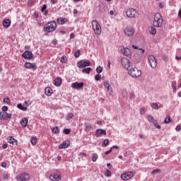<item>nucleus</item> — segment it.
<instances>
[{
  "label": "nucleus",
  "instance_id": "nucleus-1",
  "mask_svg": "<svg viewBox=\"0 0 181 181\" xmlns=\"http://www.w3.org/2000/svg\"><path fill=\"white\" fill-rule=\"evenodd\" d=\"M162 25H163V18L160 13H157L154 16L153 25L154 28H162Z\"/></svg>",
  "mask_w": 181,
  "mask_h": 181
},
{
  "label": "nucleus",
  "instance_id": "nucleus-2",
  "mask_svg": "<svg viewBox=\"0 0 181 181\" xmlns=\"http://www.w3.org/2000/svg\"><path fill=\"white\" fill-rule=\"evenodd\" d=\"M56 28H57V23H56V21H51L45 25L44 30L45 32L51 33V32L56 30Z\"/></svg>",
  "mask_w": 181,
  "mask_h": 181
},
{
  "label": "nucleus",
  "instance_id": "nucleus-3",
  "mask_svg": "<svg viewBox=\"0 0 181 181\" xmlns=\"http://www.w3.org/2000/svg\"><path fill=\"white\" fill-rule=\"evenodd\" d=\"M126 16L130 18H139V12L135 8H129L126 11Z\"/></svg>",
  "mask_w": 181,
  "mask_h": 181
},
{
  "label": "nucleus",
  "instance_id": "nucleus-4",
  "mask_svg": "<svg viewBox=\"0 0 181 181\" xmlns=\"http://www.w3.org/2000/svg\"><path fill=\"white\" fill-rule=\"evenodd\" d=\"M128 70V74L129 76H132V77H139L141 74H142V72L141 70H139L138 68H131L127 69Z\"/></svg>",
  "mask_w": 181,
  "mask_h": 181
},
{
  "label": "nucleus",
  "instance_id": "nucleus-5",
  "mask_svg": "<svg viewBox=\"0 0 181 181\" xmlns=\"http://www.w3.org/2000/svg\"><path fill=\"white\" fill-rule=\"evenodd\" d=\"M92 28L95 35H101V25H100L97 21H92Z\"/></svg>",
  "mask_w": 181,
  "mask_h": 181
},
{
  "label": "nucleus",
  "instance_id": "nucleus-6",
  "mask_svg": "<svg viewBox=\"0 0 181 181\" xmlns=\"http://www.w3.org/2000/svg\"><path fill=\"white\" fill-rule=\"evenodd\" d=\"M17 181H29L30 180V175L28 173H23L16 177Z\"/></svg>",
  "mask_w": 181,
  "mask_h": 181
},
{
  "label": "nucleus",
  "instance_id": "nucleus-7",
  "mask_svg": "<svg viewBox=\"0 0 181 181\" xmlns=\"http://www.w3.org/2000/svg\"><path fill=\"white\" fill-rule=\"evenodd\" d=\"M120 63L124 69H127V70H129V69H131V62H129L128 58H122L120 59Z\"/></svg>",
  "mask_w": 181,
  "mask_h": 181
},
{
  "label": "nucleus",
  "instance_id": "nucleus-8",
  "mask_svg": "<svg viewBox=\"0 0 181 181\" xmlns=\"http://www.w3.org/2000/svg\"><path fill=\"white\" fill-rule=\"evenodd\" d=\"M148 63L151 67V69H156V66H158V62H156V59L153 55H150L148 58Z\"/></svg>",
  "mask_w": 181,
  "mask_h": 181
},
{
  "label": "nucleus",
  "instance_id": "nucleus-9",
  "mask_svg": "<svg viewBox=\"0 0 181 181\" xmlns=\"http://www.w3.org/2000/svg\"><path fill=\"white\" fill-rule=\"evenodd\" d=\"M132 177H134V172H126L121 175L122 180H129Z\"/></svg>",
  "mask_w": 181,
  "mask_h": 181
},
{
  "label": "nucleus",
  "instance_id": "nucleus-10",
  "mask_svg": "<svg viewBox=\"0 0 181 181\" xmlns=\"http://www.w3.org/2000/svg\"><path fill=\"white\" fill-rule=\"evenodd\" d=\"M77 66L79 69H85V67H88V66H91V63L90 61H81L78 62Z\"/></svg>",
  "mask_w": 181,
  "mask_h": 181
},
{
  "label": "nucleus",
  "instance_id": "nucleus-11",
  "mask_svg": "<svg viewBox=\"0 0 181 181\" xmlns=\"http://www.w3.org/2000/svg\"><path fill=\"white\" fill-rule=\"evenodd\" d=\"M125 35L128 36L129 37H131L132 36H134V34L135 33V30H134V28L132 27H127L124 30Z\"/></svg>",
  "mask_w": 181,
  "mask_h": 181
},
{
  "label": "nucleus",
  "instance_id": "nucleus-12",
  "mask_svg": "<svg viewBox=\"0 0 181 181\" xmlns=\"http://www.w3.org/2000/svg\"><path fill=\"white\" fill-rule=\"evenodd\" d=\"M71 87L76 90H80L84 87V83L83 82H74L71 84Z\"/></svg>",
  "mask_w": 181,
  "mask_h": 181
},
{
  "label": "nucleus",
  "instance_id": "nucleus-13",
  "mask_svg": "<svg viewBox=\"0 0 181 181\" xmlns=\"http://www.w3.org/2000/svg\"><path fill=\"white\" fill-rule=\"evenodd\" d=\"M103 85L107 88V91L109 93L110 95H112L114 92L112 91V87H111L108 81H105Z\"/></svg>",
  "mask_w": 181,
  "mask_h": 181
},
{
  "label": "nucleus",
  "instance_id": "nucleus-14",
  "mask_svg": "<svg viewBox=\"0 0 181 181\" xmlns=\"http://www.w3.org/2000/svg\"><path fill=\"white\" fill-rule=\"evenodd\" d=\"M24 66L25 69H33V70H36V69H37L36 64H32L30 62H25Z\"/></svg>",
  "mask_w": 181,
  "mask_h": 181
},
{
  "label": "nucleus",
  "instance_id": "nucleus-15",
  "mask_svg": "<svg viewBox=\"0 0 181 181\" xmlns=\"http://www.w3.org/2000/svg\"><path fill=\"white\" fill-rule=\"evenodd\" d=\"M49 179L50 180H52V181H59L62 180V177H60V175L57 174H52L49 176Z\"/></svg>",
  "mask_w": 181,
  "mask_h": 181
},
{
  "label": "nucleus",
  "instance_id": "nucleus-16",
  "mask_svg": "<svg viewBox=\"0 0 181 181\" xmlns=\"http://www.w3.org/2000/svg\"><path fill=\"white\" fill-rule=\"evenodd\" d=\"M22 56L24 57V59H32L33 57V54H32L30 51H25L24 53H23Z\"/></svg>",
  "mask_w": 181,
  "mask_h": 181
},
{
  "label": "nucleus",
  "instance_id": "nucleus-17",
  "mask_svg": "<svg viewBox=\"0 0 181 181\" xmlns=\"http://www.w3.org/2000/svg\"><path fill=\"white\" fill-rule=\"evenodd\" d=\"M101 134L107 135V132L105 130H103L102 129H96L95 136L98 137Z\"/></svg>",
  "mask_w": 181,
  "mask_h": 181
},
{
  "label": "nucleus",
  "instance_id": "nucleus-18",
  "mask_svg": "<svg viewBox=\"0 0 181 181\" xmlns=\"http://www.w3.org/2000/svg\"><path fill=\"white\" fill-rule=\"evenodd\" d=\"M70 146V141H65L59 145V149H66Z\"/></svg>",
  "mask_w": 181,
  "mask_h": 181
},
{
  "label": "nucleus",
  "instance_id": "nucleus-19",
  "mask_svg": "<svg viewBox=\"0 0 181 181\" xmlns=\"http://www.w3.org/2000/svg\"><path fill=\"white\" fill-rule=\"evenodd\" d=\"M93 129V126L88 122L85 123V132H90Z\"/></svg>",
  "mask_w": 181,
  "mask_h": 181
},
{
  "label": "nucleus",
  "instance_id": "nucleus-20",
  "mask_svg": "<svg viewBox=\"0 0 181 181\" xmlns=\"http://www.w3.org/2000/svg\"><path fill=\"white\" fill-rule=\"evenodd\" d=\"M45 93L47 97H50L53 94V90L50 87H47L45 90Z\"/></svg>",
  "mask_w": 181,
  "mask_h": 181
},
{
  "label": "nucleus",
  "instance_id": "nucleus-21",
  "mask_svg": "<svg viewBox=\"0 0 181 181\" xmlns=\"http://www.w3.org/2000/svg\"><path fill=\"white\" fill-rule=\"evenodd\" d=\"M8 144H11V145H18V140L15 139L12 136L8 137Z\"/></svg>",
  "mask_w": 181,
  "mask_h": 181
},
{
  "label": "nucleus",
  "instance_id": "nucleus-22",
  "mask_svg": "<svg viewBox=\"0 0 181 181\" xmlns=\"http://www.w3.org/2000/svg\"><path fill=\"white\" fill-rule=\"evenodd\" d=\"M123 54H124L126 57H129V56H131V49H129V48H124Z\"/></svg>",
  "mask_w": 181,
  "mask_h": 181
},
{
  "label": "nucleus",
  "instance_id": "nucleus-23",
  "mask_svg": "<svg viewBox=\"0 0 181 181\" xmlns=\"http://www.w3.org/2000/svg\"><path fill=\"white\" fill-rule=\"evenodd\" d=\"M28 120L27 118H23L21 121V125L23 127V128H26V127L28 126Z\"/></svg>",
  "mask_w": 181,
  "mask_h": 181
},
{
  "label": "nucleus",
  "instance_id": "nucleus-24",
  "mask_svg": "<svg viewBox=\"0 0 181 181\" xmlns=\"http://www.w3.org/2000/svg\"><path fill=\"white\" fill-rule=\"evenodd\" d=\"M3 26H4V28H9V26H11V21L9 19H4L3 21Z\"/></svg>",
  "mask_w": 181,
  "mask_h": 181
},
{
  "label": "nucleus",
  "instance_id": "nucleus-25",
  "mask_svg": "<svg viewBox=\"0 0 181 181\" xmlns=\"http://www.w3.org/2000/svg\"><path fill=\"white\" fill-rule=\"evenodd\" d=\"M6 115H8V113L6 112H0V119L1 121H5V119H6Z\"/></svg>",
  "mask_w": 181,
  "mask_h": 181
},
{
  "label": "nucleus",
  "instance_id": "nucleus-26",
  "mask_svg": "<svg viewBox=\"0 0 181 181\" xmlns=\"http://www.w3.org/2000/svg\"><path fill=\"white\" fill-rule=\"evenodd\" d=\"M54 85L57 86V87H60V86H62V78H57L54 80Z\"/></svg>",
  "mask_w": 181,
  "mask_h": 181
},
{
  "label": "nucleus",
  "instance_id": "nucleus-27",
  "mask_svg": "<svg viewBox=\"0 0 181 181\" xmlns=\"http://www.w3.org/2000/svg\"><path fill=\"white\" fill-rule=\"evenodd\" d=\"M148 31L151 35H156V28L153 26L149 27Z\"/></svg>",
  "mask_w": 181,
  "mask_h": 181
},
{
  "label": "nucleus",
  "instance_id": "nucleus-28",
  "mask_svg": "<svg viewBox=\"0 0 181 181\" xmlns=\"http://www.w3.org/2000/svg\"><path fill=\"white\" fill-rule=\"evenodd\" d=\"M17 107L19 110H21L22 111H27L28 110V107L23 106L22 103L18 104Z\"/></svg>",
  "mask_w": 181,
  "mask_h": 181
},
{
  "label": "nucleus",
  "instance_id": "nucleus-29",
  "mask_svg": "<svg viewBox=\"0 0 181 181\" xmlns=\"http://www.w3.org/2000/svg\"><path fill=\"white\" fill-rule=\"evenodd\" d=\"M108 145H110V141L107 139H104L102 143V146L105 147L108 146Z\"/></svg>",
  "mask_w": 181,
  "mask_h": 181
},
{
  "label": "nucleus",
  "instance_id": "nucleus-30",
  "mask_svg": "<svg viewBox=\"0 0 181 181\" xmlns=\"http://www.w3.org/2000/svg\"><path fill=\"white\" fill-rule=\"evenodd\" d=\"M52 134H59L60 132V129L58 127H55L52 129Z\"/></svg>",
  "mask_w": 181,
  "mask_h": 181
},
{
  "label": "nucleus",
  "instance_id": "nucleus-31",
  "mask_svg": "<svg viewBox=\"0 0 181 181\" xmlns=\"http://www.w3.org/2000/svg\"><path fill=\"white\" fill-rule=\"evenodd\" d=\"M91 68H85L82 70V72L85 74H90V71H91Z\"/></svg>",
  "mask_w": 181,
  "mask_h": 181
},
{
  "label": "nucleus",
  "instance_id": "nucleus-32",
  "mask_svg": "<svg viewBox=\"0 0 181 181\" xmlns=\"http://www.w3.org/2000/svg\"><path fill=\"white\" fill-rule=\"evenodd\" d=\"M99 11L100 13H105L107 8H105L104 6H100Z\"/></svg>",
  "mask_w": 181,
  "mask_h": 181
},
{
  "label": "nucleus",
  "instance_id": "nucleus-33",
  "mask_svg": "<svg viewBox=\"0 0 181 181\" xmlns=\"http://www.w3.org/2000/svg\"><path fill=\"white\" fill-rule=\"evenodd\" d=\"M151 108L153 110H159V105L156 103H153L151 104Z\"/></svg>",
  "mask_w": 181,
  "mask_h": 181
},
{
  "label": "nucleus",
  "instance_id": "nucleus-34",
  "mask_svg": "<svg viewBox=\"0 0 181 181\" xmlns=\"http://www.w3.org/2000/svg\"><path fill=\"white\" fill-rule=\"evenodd\" d=\"M57 23L59 25H64V23H65L64 18H58L57 19Z\"/></svg>",
  "mask_w": 181,
  "mask_h": 181
},
{
  "label": "nucleus",
  "instance_id": "nucleus-35",
  "mask_svg": "<svg viewBox=\"0 0 181 181\" xmlns=\"http://www.w3.org/2000/svg\"><path fill=\"white\" fill-rule=\"evenodd\" d=\"M169 122H172V118L170 117V116H167L164 120V123L169 124Z\"/></svg>",
  "mask_w": 181,
  "mask_h": 181
},
{
  "label": "nucleus",
  "instance_id": "nucleus-36",
  "mask_svg": "<svg viewBox=\"0 0 181 181\" xmlns=\"http://www.w3.org/2000/svg\"><path fill=\"white\" fill-rule=\"evenodd\" d=\"M97 159H98V155H97V153H93L92 154L93 162H97Z\"/></svg>",
  "mask_w": 181,
  "mask_h": 181
},
{
  "label": "nucleus",
  "instance_id": "nucleus-37",
  "mask_svg": "<svg viewBox=\"0 0 181 181\" xmlns=\"http://www.w3.org/2000/svg\"><path fill=\"white\" fill-rule=\"evenodd\" d=\"M73 117H74V114H73V113H69V114L67 115V116L66 117V121H69V119H71V118H73Z\"/></svg>",
  "mask_w": 181,
  "mask_h": 181
},
{
  "label": "nucleus",
  "instance_id": "nucleus-38",
  "mask_svg": "<svg viewBox=\"0 0 181 181\" xmlns=\"http://www.w3.org/2000/svg\"><path fill=\"white\" fill-rule=\"evenodd\" d=\"M30 142H31L32 145L35 146V145H36V144L37 142V139H36V137H32L30 139Z\"/></svg>",
  "mask_w": 181,
  "mask_h": 181
},
{
  "label": "nucleus",
  "instance_id": "nucleus-39",
  "mask_svg": "<svg viewBox=\"0 0 181 181\" xmlns=\"http://www.w3.org/2000/svg\"><path fill=\"white\" fill-rule=\"evenodd\" d=\"M122 95L123 98H127L128 97V92H127V90H122Z\"/></svg>",
  "mask_w": 181,
  "mask_h": 181
},
{
  "label": "nucleus",
  "instance_id": "nucleus-40",
  "mask_svg": "<svg viewBox=\"0 0 181 181\" xmlns=\"http://www.w3.org/2000/svg\"><path fill=\"white\" fill-rule=\"evenodd\" d=\"M96 72L100 74V73H103V67H101L100 66H98L96 68Z\"/></svg>",
  "mask_w": 181,
  "mask_h": 181
},
{
  "label": "nucleus",
  "instance_id": "nucleus-41",
  "mask_svg": "<svg viewBox=\"0 0 181 181\" xmlns=\"http://www.w3.org/2000/svg\"><path fill=\"white\" fill-rule=\"evenodd\" d=\"M105 176L107 177H111V171H110V170H107L105 173Z\"/></svg>",
  "mask_w": 181,
  "mask_h": 181
},
{
  "label": "nucleus",
  "instance_id": "nucleus-42",
  "mask_svg": "<svg viewBox=\"0 0 181 181\" xmlns=\"http://www.w3.org/2000/svg\"><path fill=\"white\" fill-rule=\"evenodd\" d=\"M70 132H71V130L70 129H64V134H65V135H69V134H70Z\"/></svg>",
  "mask_w": 181,
  "mask_h": 181
},
{
  "label": "nucleus",
  "instance_id": "nucleus-43",
  "mask_svg": "<svg viewBox=\"0 0 181 181\" xmlns=\"http://www.w3.org/2000/svg\"><path fill=\"white\" fill-rule=\"evenodd\" d=\"M60 62H61V63H66L67 62V57H62Z\"/></svg>",
  "mask_w": 181,
  "mask_h": 181
},
{
  "label": "nucleus",
  "instance_id": "nucleus-44",
  "mask_svg": "<svg viewBox=\"0 0 181 181\" xmlns=\"http://www.w3.org/2000/svg\"><path fill=\"white\" fill-rule=\"evenodd\" d=\"M159 172H160V170H159V169L153 170L151 172V175H158V173H159Z\"/></svg>",
  "mask_w": 181,
  "mask_h": 181
},
{
  "label": "nucleus",
  "instance_id": "nucleus-45",
  "mask_svg": "<svg viewBox=\"0 0 181 181\" xmlns=\"http://www.w3.org/2000/svg\"><path fill=\"white\" fill-rule=\"evenodd\" d=\"M145 112H146V111L145 110V107H141L140 109V114H141V115H145Z\"/></svg>",
  "mask_w": 181,
  "mask_h": 181
},
{
  "label": "nucleus",
  "instance_id": "nucleus-46",
  "mask_svg": "<svg viewBox=\"0 0 181 181\" xmlns=\"http://www.w3.org/2000/svg\"><path fill=\"white\" fill-rule=\"evenodd\" d=\"M75 57H80V50H76L74 54Z\"/></svg>",
  "mask_w": 181,
  "mask_h": 181
},
{
  "label": "nucleus",
  "instance_id": "nucleus-47",
  "mask_svg": "<svg viewBox=\"0 0 181 181\" xmlns=\"http://www.w3.org/2000/svg\"><path fill=\"white\" fill-rule=\"evenodd\" d=\"M95 80L96 81H100V80H101V76L100 74H97L96 76H95Z\"/></svg>",
  "mask_w": 181,
  "mask_h": 181
},
{
  "label": "nucleus",
  "instance_id": "nucleus-48",
  "mask_svg": "<svg viewBox=\"0 0 181 181\" xmlns=\"http://www.w3.org/2000/svg\"><path fill=\"white\" fill-rule=\"evenodd\" d=\"M171 87L173 90H176V81H173L172 82Z\"/></svg>",
  "mask_w": 181,
  "mask_h": 181
},
{
  "label": "nucleus",
  "instance_id": "nucleus-49",
  "mask_svg": "<svg viewBox=\"0 0 181 181\" xmlns=\"http://www.w3.org/2000/svg\"><path fill=\"white\" fill-rule=\"evenodd\" d=\"M1 110H2V112H6V111H8V107L7 106H3Z\"/></svg>",
  "mask_w": 181,
  "mask_h": 181
},
{
  "label": "nucleus",
  "instance_id": "nucleus-50",
  "mask_svg": "<svg viewBox=\"0 0 181 181\" xmlns=\"http://www.w3.org/2000/svg\"><path fill=\"white\" fill-rule=\"evenodd\" d=\"M23 107H25V108H28V107H29V103H28V101H25L23 103Z\"/></svg>",
  "mask_w": 181,
  "mask_h": 181
},
{
  "label": "nucleus",
  "instance_id": "nucleus-51",
  "mask_svg": "<svg viewBox=\"0 0 181 181\" xmlns=\"http://www.w3.org/2000/svg\"><path fill=\"white\" fill-rule=\"evenodd\" d=\"M10 101H11V100H10L9 98H4V100H3L4 103H10Z\"/></svg>",
  "mask_w": 181,
  "mask_h": 181
},
{
  "label": "nucleus",
  "instance_id": "nucleus-52",
  "mask_svg": "<svg viewBox=\"0 0 181 181\" xmlns=\"http://www.w3.org/2000/svg\"><path fill=\"white\" fill-rule=\"evenodd\" d=\"M112 152V148H110V150L105 151V155H110Z\"/></svg>",
  "mask_w": 181,
  "mask_h": 181
},
{
  "label": "nucleus",
  "instance_id": "nucleus-53",
  "mask_svg": "<svg viewBox=\"0 0 181 181\" xmlns=\"http://www.w3.org/2000/svg\"><path fill=\"white\" fill-rule=\"evenodd\" d=\"M47 8V7L46 4H44L41 9L42 12H45V11H46Z\"/></svg>",
  "mask_w": 181,
  "mask_h": 181
},
{
  "label": "nucleus",
  "instance_id": "nucleus-54",
  "mask_svg": "<svg viewBox=\"0 0 181 181\" xmlns=\"http://www.w3.org/2000/svg\"><path fill=\"white\" fill-rule=\"evenodd\" d=\"M130 100H132V98H135V94L134 93H130L129 95Z\"/></svg>",
  "mask_w": 181,
  "mask_h": 181
},
{
  "label": "nucleus",
  "instance_id": "nucleus-55",
  "mask_svg": "<svg viewBox=\"0 0 181 181\" xmlns=\"http://www.w3.org/2000/svg\"><path fill=\"white\" fill-rule=\"evenodd\" d=\"M153 120H154V119H153V117L149 115V116H148V121H150V122H152Z\"/></svg>",
  "mask_w": 181,
  "mask_h": 181
},
{
  "label": "nucleus",
  "instance_id": "nucleus-56",
  "mask_svg": "<svg viewBox=\"0 0 181 181\" xmlns=\"http://www.w3.org/2000/svg\"><path fill=\"white\" fill-rule=\"evenodd\" d=\"M107 167L108 168V169H112V165H111V163H110L107 164Z\"/></svg>",
  "mask_w": 181,
  "mask_h": 181
},
{
  "label": "nucleus",
  "instance_id": "nucleus-57",
  "mask_svg": "<svg viewBox=\"0 0 181 181\" xmlns=\"http://www.w3.org/2000/svg\"><path fill=\"white\" fill-rule=\"evenodd\" d=\"M180 129H181V127H180V125H177V126L176 127V128H175V130H176L177 132H179V131H180Z\"/></svg>",
  "mask_w": 181,
  "mask_h": 181
},
{
  "label": "nucleus",
  "instance_id": "nucleus-58",
  "mask_svg": "<svg viewBox=\"0 0 181 181\" xmlns=\"http://www.w3.org/2000/svg\"><path fill=\"white\" fill-rule=\"evenodd\" d=\"M2 148H3V149H6V148H8V144H3Z\"/></svg>",
  "mask_w": 181,
  "mask_h": 181
},
{
  "label": "nucleus",
  "instance_id": "nucleus-59",
  "mask_svg": "<svg viewBox=\"0 0 181 181\" xmlns=\"http://www.w3.org/2000/svg\"><path fill=\"white\" fill-rule=\"evenodd\" d=\"M1 166H2V168H6V166H7L6 163H5V162L1 163Z\"/></svg>",
  "mask_w": 181,
  "mask_h": 181
},
{
  "label": "nucleus",
  "instance_id": "nucleus-60",
  "mask_svg": "<svg viewBox=\"0 0 181 181\" xmlns=\"http://www.w3.org/2000/svg\"><path fill=\"white\" fill-rule=\"evenodd\" d=\"M154 127H156V128H157L158 129H160V125L158 124V123L154 124Z\"/></svg>",
  "mask_w": 181,
  "mask_h": 181
},
{
  "label": "nucleus",
  "instance_id": "nucleus-61",
  "mask_svg": "<svg viewBox=\"0 0 181 181\" xmlns=\"http://www.w3.org/2000/svg\"><path fill=\"white\" fill-rule=\"evenodd\" d=\"M3 179H4V180H6V179H8V175L4 174V175H3Z\"/></svg>",
  "mask_w": 181,
  "mask_h": 181
},
{
  "label": "nucleus",
  "instance_id": "nucleus-62",
  "mask_svg": "<svg viewBox=\"0 0 181 181\" xmlns=\"http://www.w3.org/2000/svg\"><path fill=\"white\" fill-rule=\"evenodd\" d=\"M178 18H181V8L178 11V15H177Z\"/></svg>",
  "mask_w": 181,
  "mask_h": 181
},
{
  "label": "nucleus",
  "instance_id": "nucleus-63",
  "mask_svg": "<svg viewBox=\"0 0 181 181\" xmlns=\"http://www.w3.org/2000/svg\"><path fill=\"white\" fill-rule=\"evenodd\" d=\"M139 137L141 138V139H145V135L144 134H140Z\"/></svg>",
  "mask_w": 181,
  "mask_h": 181
},
{
  "label": "nucleus",
  "instance_id": "nucleus-64",
  "mask_svg": "<svg viewBox=\"0 0 181 181\" xmlns=\"http://www.w3.org/2000/svg\"><path fill=\"white\" fill-rule=\"evenodd\" d=\"M74 37H75L74 34V33H71V34L70 35V39H74Z\"/></svg>",
  "mask_w": 181,
  "mask_h": 181
}]
</instances>
